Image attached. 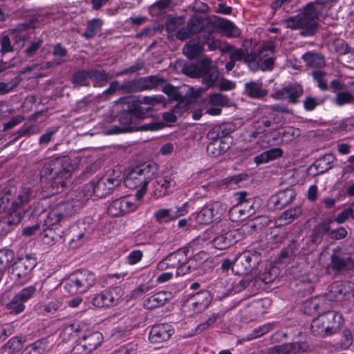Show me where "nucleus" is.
<instances>
[{
	"instance_id": "nucleus-1",
	"label": "nucleus",
	"mask_w": 354,
	"mask_h": 354,
	"mask_svg": "<svg viewBox=\"0 0 354 354\" xmlns=\"http://www.w3.org/2000/svg\"><path fill=\"white\" fill-rule=\"evenodd\" d=\"M338 1L315 0L308 3L300 14L289 17L286 20V27L292 30L300 29V35L303 37L314 35L319 26L316 19L323 15L325 5L329 3H334Z\"/></svg>"
},
{
	"instance_id": "nucleus-2",
	"label": "nucleus",
	"mask_w": 354,
	"mask_h": 354,
	"mask_svg": "<svg viewBox=\"0 0 354 354\" xmlns=\"http://www.w3.org/2000/svg\"><path fill=\"white\" fill-rule=\"evenodd\" d=\"M73 170V165L67 157L50 160L40 171L41 181L50 187L51 194L61 192L71 176Z\"/></svg>"
},
{
	"instance_id": "nucleus-3",
	"label": "nucleus",
	"mask_w": 354,
	"mask_h": 354,
	"mask_svg": "<svg viewBox=\"0 0 354 354\" xmlns=\"http://www.w3.org/2000/svg\"><path fill=\"white\" fill-rule=\"evenodd\" d=\"M33 197V191L28 187H21L15 196L9 192L0 193V214L7 213L8 223L17 225L25 214L24 205L28 204Z\"/></svg>"
},
{
	"instance_id": "nucleus-4",
	"label": "nucleus",
	"mask_w": 354,
	"mask_h": 354,
	"mask_svg": "<svg viewBox=\"0 0 354 354\" xmlns=\"http://www.w3.org/2000/svg\"><path fill=\"white\" fill-rule=\"evenodd\" d=\"M197 266L193 252L184 247L165 257L157 264V269L160 271L175 270L176 276H184L195 270Z\"/></svg>"
},
{
	"instance_id": "nucleus-5",
	"label": "nucleus",
	"mask_w": 354,
	"mask_h": 354,
	"mask_svg": "<svg viewBox=\"0 0 354 354\" xmlns=\"http://www.w3.org/2000/svg\"><path fill=\"white\" fill-rule=\"evenodd\" d=\"M157 171L158 167L156 164L143 165L131 171L126 178H124V183L127 188L136 189L135 197L137 201L143 198L149 183Z\"/></svg>"
},
{
	"instance_id": "nucleus-6",
	"label": "nucleus",
	"mask_w": 354,
	"mask_h": 354,
	"mask_svg": "<svg viewBox=\"0 0 354 354\" xmlns=\"http://www.w3.org/2000/svg\"><path fill=\"white\" fill-rule=\"evenodd\" d=\"M124 179V174L119 168L113 169L111 174L102 177H95L87 185L88 190H92L94 196L103 198L111 194L119 186Z\"/></svg>"
},
{
	"instance_id": "nucleus-7",
	"label": "nucleus",
	"mask_w": 354,
	"mask_h": 354,
	"mask_svg": "<svg viewBox=\"0 0 354 354\" xmlns=\"http://www.w3.org/2000/svg\"><path fill=\"white\" fill-rule=\"evenodd\" d=\"M96 277L93 272L84 270L71 274L64 282V288L71 295L82 294L94 286Z\"/></svg>"
},
{
	"instance_id": "nucleus-8",
	"label": "nucleus",
	"mask_w": 354,
	"mask_h": 354,
	"mask_svg": "<svg viewBox=\"0 0 354 354\" xmlns=\"http://www.w3.org/2000/svg\"><path fill=\"white\" fill-rule=\"evenodd\" d=\"M117 104H121L122 110L118 116L121 124L129 126L136 123L145 116L142 106L136 102L135 96H127L120 98Z\"/></svg>"
},
{
	"instance_id": "nucleus-9",
	"label": "nucleus",
	"mask_w": 354,
	"mask_h": 354,
	"mask_svg": "<svg viewBox=\"0 0 354 354\" xmlns=\"http://www.w3.org/2000/svg\"><path fill=\"white\" fill-rule=\"evenodd\" d=\"M268 52L274 54V46L273 45L265 46L257 53L246 54L244 57V62L252 71L259 70L270 71L273 69L275 59L269 57Z\"/></svg>"
},
{
	"instance_id": "nucleus-10",
	"label": "nucleus",
	"mask_w": 354,
	"mask_h": 354,
	"mask_svg": "<svg viewBox=\"0 0 354 354\" xmlns=\"http://www.w3.org/2000/svg\"><path fill=\"white\" fill-rule=\"evenodd\" d=\"M102 341V334L91 330L87 324V331L82 333L71 353L72 354H90L100 346Z\"/></svg>"
},
{
	"instance_id": "nucleus-11",
	"label": "nucleus",
	"mask_w": 354,
	"mask_h": 354,
	"mask_svg": "<svg viewBox=\"0 0 354 354\" xmlns=\"http://www.w3.org/2000/svg\"><path fill=\"white\" fill-rule=\"evenodd\" d=\"M91 218H85L79 220L76 223L71 225L68 232L64 236V241L68 243L69 245L75 248L81 245L89 237L91 231Z\"/></svg>"
},
{
	"instance_id": "nucleus-12",
	"label": "nucleus",
	"mask_w": 354,
	"mask_h": 354,
	"mask_svg": "<svg viewBox=\"0 0 354 354\" xmlns=\"http://www.w3.org/2000/svg\"><path fill=\"white\" fill-rule=\"evenodd\" d=\"M73 212L74 206L71 202L59 203L50 209L44 221V226L58 227L68 221Z\"/></svg>"
},
{
	"instance_id": "nucleus-13",
	"label": "nucleus",
	"mask_w": 354,
	"mask_h": 354,
	"mask_svg": "<svg viewBox=\"0 0 354 354\" xmlns=\"http://www.w3.org/2000/svg\"><path fill=\"white\" fill-rule=\"evenodd\" d=\"M123 295L124 290L122 287L113 286L93 295L91 297V304L97 308L115 306L119 304Z\"/></svg>"
},
{
	"instance_id": "nucleus-14",
	"label": "nucleus",
	"mask_w": 354,
	"mask_h": 354,
	"mask_svg": "<svg viewBox=\"0 0 354 354\" xmlns=\"http://www.w3.org/2000/svg\"><path fill=\"white\" fill-rule=\"evenodd\" d=\"M354 267V257L348 253H341L334 251L330 256V262L328 268L335 273L346 272Z\"/></svg>"
},
{
	"instance_id": "nucleus-15",
	"label": "nucleus",
	"mask_w": 354,
	"mask_h": 354,
	"mask_svg": "<svg viewBox=\"0 0 354 354\" xmlns=\"http://www.w3.org/2000/svg\"><path fill=\"white\" fill-rule=\"evenodd\" d=\"M241 239L239 230H225L223 229L221 233L212 239V245L218 250H225Z\"/></svg>"
},
{
	"instance_id": "nucleus-16",
	"label": "nucleus",
	"mask_w": 354,
	"mask_h": 354,
	"mask_svg": "<svg viewBox=\"0 0 354 354\" xmlns=\"http://www.w3.org/2000/svg\"><path fill=\"white\" fill-rule=\"evenodd\" d=\"M303 92L304 90L301 85L294 83L277 91L272 94V97L277 100L287 99L290 103L295 104L299 102V98L302 95Z\"/></svg>"
},
{
	"instance_id": "nucleus-17",
	"label": "nucleus",
	"mask_w": 354,
	"mask_h": 354,
	"mask_svg": "<svg viewBox=\"0 0 354 354\" xmlns=\"http://www.w3.org/2000/svg\"><path fill=\"white\" fill-rule=\"evenodd\" d=\"M36 264V259L31 256L20 257L13 264L12 275L18 279H28Z\"/></svg>"
},
{
	"instance_id": "nucleus-18",
	"label": "nucleus",
	"mask_w": 354,
	"mask_h": 354,
	"mask_svg": "<svg viewBox=\"0 0 354 354\" xmlns=\"http://www.w3.org/2000/svg\"><path fill=\"white\" fill-rule=\"evenodd\" d=\"M139 203L131 202L129 198L123 197L111 201L108 207V213L112 216H119L136 211Z\"/></svg>"
},
{
	"instance_id": "nucleus-19",
	"label": "nucleus",
	"mask_w": 354,
	"mask_h": 354,
	"mask_svg": "<svg viewBox=\"0 0 354 354\" xmlns=\"http://www.w3.org/2000/svg\"><path fill=\"white\" fill-rule=\"evenodd\" d=\"M174 332V328L169 324H155L150 329L149 340L153 344L165 342L170 339Z\"/></svg>"
},
{
	"instance_id": "nucleus-20",
	"label": "nucleus",
	"mask_w": 354,
	"mask_h": 354,
	"mask_svg": "<svg viewBox=\"0 0 354 354\" xmlns=\"http://www.w3.org/2000/svg\"><path fill=\"white\" fill-rule=\"evenodd\" d=\"M203 28V19L201 17L193 15L187 21V26L178 30L175 36L178 39L183 41L198 33Z\"/></svg>"
},
{
	"instance_id": "nucleus-21",
	"label": "nucleus",
	"mask_w": 354,
	"mask_h": 354,
	"mask_svg": "<svg viewBox=\"0 0 354 354\" xmlns=\"http://www.w3.org/2000/svg\"><path fill=\"white\" fill-rule=\"evenodd\" d=\"M221 206L219 203L206 204L199 212L192 214V218L200 225H207L212 222L214 211Z\"/></svg>"
},
{
	"instance_id": "nucleus-22",
	"label": "nucleus",
	"mask_w": 354,
	"mask_h": 354,
	"mask_svg": "<svg viewBox=\"0 0 354 354\" xmlns=\"http://www.w3.org/2000/svg\"><path fill=\"white\" fill-rule=\"evenodd\" d=\"M36 23V19H31L29 21L19 24L17 29L11 31L12 39L14 41L13 46L17 50H20L24 47L27 39V36L22 31L29 28H35Z\"/></svg>"
},
{
	"instance_id": "nucleus-23",
	"label": "nucleus",
	"mask_w": 354,
	"mask_h": 354,
	"mask_svg": "<svg viewBox=\"0 0 354 354\" xmlns=\"http://www.w3.org/2000/svg\"><path fill=\"white\" fill-rule=\"evenodd\" d=\"M172 298V293L169 291H159L147 297L143 302L147 309H154L164 306Z\"/></svg>"
},
{
	"instance_id": "nucleus-24",
	"label": "nucleus",
	"mask_w": 354,
	"mask_h": 354,
	"mask_svg": "<svg viewBox=\"0 0 354 354\" xmlns=\"http://www.w3.org/2000/svg\"><path fill=\"white\" fill-rule=\"evenodd\" d=\"M295 196L296 193L293 189H286L272 196L270 201L273 203L276 209H281L290 204Z\"/></svg>"
},
{
	"instance_id": "nucleus-25",
	"label": "nucleus",
	"mask_w": 354,
	"mask_h": 354,
	"mask_svg": "<svg viewBox=\"0 0 354 354\" xmlns=\"http://www.w3.org/2000/svg\"><path fill=\"white\" fill-rule=\"evenodd\" d=\"M204 51L203 42L198 38L190 39L183 48V54L189 59H194L200 57Z\"/></svg>"
},
{
	"instance_id": "nucleus-26",
	"label": "nucleus",
	"mask_w": 354,
	"mask_h": 354,
	"mask_svg": "<svg viewBox=\"0 0 354 354\" xmlns=\"http://www.w3.org/2000/svg\"><path fill=\"white\" fill-rule=\"evenodd\" d=\"M338 316L339 319L342 318L340 315H338L335 311L328 310L324 314L319 316L320 321L331 335L335 334L339 330V323L336 321V317Z\"/></svg>"
},
{
	"instance_id": "nucleus-27",
	"label": "nucleus",
	"mask_w": 354,
	"mask_h": 354,
	"mask_svg": "<svg viewBox=\"0 0 354 354\" xmlns=\"http://www.w3.org/2000/svg\"><path fill=\"white\" fill-rule=\"evenodd\" d=\"M244 93L252 99H261L267 95L268 91L259 81H250L245 84Z\"/></svg>"
},
{
	"instance_id": "nucleus-28",
	"label": "nucleus",
	"mask_w": 354,
	"mask_h": 354,
	"mask_svg": "<svg viewBox=\"0 0 354 354\" xmlns=\"http://www.w3.org/2000/svg\"><path fill=\"white\" fill-rule=\"evenodd\" d=\"M215 26L228 37H238L241 35L239 28L233 22L223 18L216 20Z\"/></svg>"
},
{
	"instance_id": "nucleus-29",
	"label": "nucleus",
	"mask_w": 354,
	"mask_h": 354,
	"mask_svg": "<svg viewBox=\"0 0 354 354\" xmlns=\"http://www.w3.org/2000/svg\"><path fill=\"white\" fill-rule=\"evenodd\" d=\"M174 184V177L172 174L165 175L160 178L156 181V185L153 191V194L156 198H161L169 194L170 187Z\"/></svg>"
},
{
	"instance_id": "nucleus-30",
	"label": "nucleus",
	"mask_w": 354,
	"mask_h": 354,
	"mask_svg": "<svg viewBox=\"0 0 354 354\" xmlns=\"http://www.w3.org/2000/svg\"><path fill=\"white\" fill-rule=\"evenodd\" d=\"M86 331L87 323L84 321H77L66 325L64 328L62 335L64 339H69L74 336H80L82 333Z\"/></svg>"
},
{
	"instance_id": "nucleus-31",
	"label": "nucleus",
	"mask_w": 354,
	"mask_h": 354,
	"mask_svg": "<svg viewBox=\"0 0 354 354\" xmlns=\"http://www.w3.org/2000/svg\"><path fill=\"white\" fill-rule=\"evenodd\" d=\"M301 350V343L294 342L272 346L268 349V354H297Z\"/></svg>"
},
{
	"instance_id": "nucleus-32",
	"label": "nucleus",
	"mask_w": 354,
	"mask_h": 354,
	"mask_svg": "<svg viewBox=\"0 0 354 354\" xmlns=\"http://www.w3.org/2000/svg\"><path fill=\"white\" fill-rule=\"evenodd\" d=\"M336 158L332 153H327L317 158L313 163V166L317 174H323L333 167Z\"/></svg>"
},
{
	"instance_id": "nucleus-33",
	"label": "nucleus",
	"mask_w": 354,
	"mask_h": 354,
	"mask_svg": "<svg viewBox=\"0 0 354 354\" xmlns=\"http://www.w3.org/2000/svg\"><path fill=\"white\" fill-rule=\"evenodd\" d=\"M162 91L169 96V98L171 100L176 101L177 105L175 107L174 111L178 108H183L187 109L189 107L188 104L183 100V96L179 93L178 89L171 84H167L163 87Z\"/></svg>"
},
{
	"instance_id": "nucleus-34",
	"label": "nucleus",
	"mask_w": 354,
	"mask_h": 354,
	"mask_svg": "<svg viewBox=\"0 0 354 354\" xmlns=\"http://www.w3.org/2000/svg\"><path fill=\"white\" fill-rule=\"evenodd\" d=\"M48 350L49 341L46 338H41L28 345L21 354H43Z\"/></svg>"
},
{
	"instance_id": "nucleus-35",
	"label": "nucleus",
	"mask_w": 354,
	"mask_h": 354,
	"mask_svg": "<svg viewBox=\"0 0 354 354\" xmlns=\"http://www.w3.org/2000/svg\"><path fill=\"white\" fill-rule=\"evenodd\" d=\"M230 148L227 142L221 138L213 140L207 147V151L212 156L216 157L225 153Z\"/></svg>"
},
{
	"instance_id": "nucleus-36",
	"label": "nucleus",
	"mask_w": 354,
	"mask_h": 354,
	"mask_svg": "<svg viewBox=\"0 0 354 354\" xmlns=\"http://www.w3.org/2000/svg\"><path fill=\"white\" fill-rule=\"evenodd\" d=\"M103 21L100 18H94L88 21L85 31L81 36L86 39H91L95 37L97 33L101 30Z\"/></svg>"
},
{
	"instance_id": "nucleus-37",
	"label": "nucleus",
	"mask_w": 354,
	"mask_h": 354,
	"mask_svg": "<svg viewBox=\"0 0 354 354\" xmlns=\"http://www.w3.org/2000/svg\"><path fill=\"white\" fill-rule=\"evenodd\" d=\"M219 71L215 67H211L210 64L206 67V71L203 75V83L207 88L217 86L219 78Z\"/></svg>"
},
{
	"instance_id": "nucleus-38",
	"label": "nucleus",
	"mask_w": 354,
	"mask_h": 354,
	"mask_svg": "<svg viewBox=\"0 0 354 354\" xmlns=\"http://www.w3.org/2000/svg\"><path fill=\"white\" fill-rule=\"evenodd\" d=\"M210 60L208 59H202L196 62L194 65L187 66L186 73L192 77H200L206 71V67L210 64Z\"/></svg>"
},
{
	"instance_id": "nucleus-39",
	"label": "nucleus",
	"mask_w": 354,
	"mask_h": 354,
	"mask_svg": "<svg viewBox=\"0 0 354 354\" xmlns=\"http://www.w3.org/2000/svg\"><path fill=\"white\" fill-rule=\"evenodd\" d=\"M146 91L143 77L135 78L122 84V91L125 93H138Z\"/></svg>"
},
{
	"instance_id": "nucleus-40",
	"label": "nucleus",
	"mask_w": 354,
	"mask_h": 354,
	"mask_svg": "<svg viewBox=\"0 0 354 354\" xmlns=\"http://www.w3.org/2000/svg\"><path fill=\"white\" fill-rule=\"evenodd\" d=\"M301 214V209L299 207L290 209L283 212L277 220L279 225H286L292 223Z\"/></svg>"
},
{
	"instance_id": "nucleus-41",
	"label": "nucleus",
	"mask_w": 354,
	"mask_h": 354,
	"mask_svg": "<svg viewBox=\"0 0 354 354\" xmlns=\"http://www.w3.org/2000/svg\"><path fill=\"white\" fill-rule=\"evenodd\" d=\"M252 257L248 252H243L234 260V266L239 269L236 272H247L251 268Z\"/></svg>"
},
{
	"instance_id": "nucleus-42",
	"label": "nucleus",
	"mask_w": 354,
	"mask_h": 354,
	"mask_svg": "<svg viewBox=\"0 0 354 354\" xmlns=\"http://www.w3.org/2000/svg\"><path fill=\"white\" fill-rule=\"evenodd\" d=\"M88 73L89 79L95 87L104 86L110 78L109 75L104 70L91 69Z\"/></svg>"
},
{
	"instance_id": "nucleus-43",
	"label": "nucleus",
	"mask_w": 354,
	"mask_h": 354,
	"mask_svg": "<svg viewBox=\"0 0 354 354\" xmlns=\"http://www.w3.org/2000/svg\"><path fill=\"white\" fill-rule=\"evenodd\" d=\"M71 82L73 88H76L80 86H90L88 71L79 70L73 73Z\"/></svg>"
},
{
	"instance_id": "nucleus-44",
	"label": "nucleus",
	"mask_w": 354,
	"mask_h": 354,
	"mask_svg": "<svg viewBox=\"0 0 354 354\" xmlns=\"http://www.w3.org/2000/svg\"><path fill=\"white\" fill-rule=\"evenodd\" d=\"M329 230V224L327 223H322L317 225L315 229L313 230L310 241L312 243L315 245H319L323 240L324 235L325 234H328V232Z\"/></svg>"
},
{
	"instance_id": "nucleus-45",
	"label": "nucleus",
	"mask_w": 354,
	"mask_h": 354,
	"mask_svg": "<svg viewBox=\"0 0 354 354\" xmlns=\"http://www.w3.org/2000/svg\"><path fill=\"white\" fill-rule=\"evenodd\" d=\"M23 348V341L16 337H12L0 350V354H14Z\"/></svg>"
},
{
	"instance_id": "nucleus-46",
	"label": "nucleus",
	"mask_w": 354,
	"mask_h": 354,
	"mask_svg": "<svg viewBox=\"0 0 354 354\" xmlns=\"http://www.w3.org/2000/svg\"><path fill=\"white\" fill-rule=\"evenodd\" d=\"M302 58L309 66L322 68L325 66L324 57L319 54L308 52L303 55Z\"/></svg>"
},
{
	"instance_id": "nucleus-47",
	"label": "nucleus",
	"mask_w": 354,
	"mask_h": 354,
	"mask_svg": "<svg viewBox=\"0 0 354 354\" xmlns=\"http://www.w3.org/2000/svg\"><path fill=\"white\" fill-rule=\"evenodd\" d=\"M208 293L207 292H199L194 295L189 300L191 305L194 309L201 310L207 308L209 304Z\"/></svg>"
},
{
	"instance_id": "nucleus-48",
	"label": "nucleus",
	"mask_w": 354,
	"mask_h": 354,
	"mask_svg": "<svg viewBox=\"0 0 354 354\" xmlns=\"http://www.w3.org/2000/svg\"><path fill=\"white\" fill-rule=\"evenodd\" d=\"M174 214L172 208H162L153 213L155 221L159 224L167 223L174 221Z\"/></svg>"
},
{
	"instance_id": "nucleus-49",
	"label": "nucleus",
	"mask_w": 354,
	"mask_h": 354,
	"mask_svg": "<svg viewBox=\"0 0 354 354\" xmlns=\"http://www.w3.org/2000/svg\"><path fill=\"white\" fill-rule=\"evenodd\" d=\"M323 322H322L319 318V317L315 319L311 323V333L314 336L324 338L328 336H331V334L329 333V331L327 330L325 326L322 324Z\"/></svg>"
},
{
	"instance_id": "nucleus-50",
	"label": "nucleus",
	"mask_w": 354,
	"mask_h": 354,
	"mask_svg": "<svg viewBox=\"0 0 354 354\" xmlns=\"http://www.w3.org/2000/svg\"><path fill=\"white\" fill-rule=\"evenodd\" d=\"M333 102L337 106H342L346 104H354V95L348 91H343L337 93Z\"/></svg>"
},
{
	"instance_id": "nucleus-51",
	"label": "nucleus",
	"mask_w": 354,
	"mask_h": 354,
	"mask_svg": "<svg viewBox=\"0 0 354 354\" xmlns=\"http://www.w3.org/2000/svg\"><path fill=\"white\" fill-rule=\"evenodd\" d=\"M299 244L295 240H292L290 243L283 248L279 255V259L283 261L284 259L291 260L298 253Z\"/></svg>"
},
{
	"instance_id": "nucleus-52",
	"label": "nucleus",
	"mask_w": 354,
	"mask_h": 354,
	"mask_svg": "<svg viewBox=\"0 0 354 354\" xmlns=\"http://www.w3.org/2000/svg\"><path fill=\"white\" fill-rule=\"evenodd\" d=\"M208 104L213 106L224 107L230 104V99L227 96L221 93H214L209 95L206 100Z\"/></svg>"
},
{
	"instance_id": "nucleus-53",
	"label": "nucleus",
	"mask_w": 354,
	"mask_h": 354,
	"mask_svg": "<svg viewBox=\"0 0 354 354\" xmlns=\"http://www.w3.org/2000/svg\"><path fill=\"white\" fill-rule=\"evenodd\" d=\"M345 291L344 284L337 281L330 286L328 296L330 299H339L344 295Z\"/></svg>"
},
{
	"instance_id": "nucleus-54",
	"label": "nucleus",
	"mask_w": 354,
	"mask_h": 354,
	"mask_svg": "<svg viewBox=\"0 0 354 354\" xmlns=\"http://www.w3.org/2000/svg\"><path fill=\"white\" fill-rule=\"evenodd\" d=\"M143 78L146 91L155 89L167 82L165 78L158 75H149Z\"/></svg>"
},
{
	"instance_id": "nucleus-55",
	"label": "nucleus",
	"mask_w": 354,
	"mask_h": 354,
	"mask_svg": "<svg viewBox=\"0 0 354 354\" xmlns=\"http://www.w3.org/2000/svg\"><path fill=\"white\" fill-rule=\"evenodd\" d=\"M202 42L203 46H207L209 50H215L222 48V41L218 39H215L211 32L203 34Z\"/></svg>"
},
{
	"instance_id": "nucleus-56",
	"label": "nucleus",
	"mask_w": 354,
	"mask_h": 354,
	"mask_svg": "<svg viewBox=\"0 0 354 354\" xmlns=\"http://www.w3.org/2000/svg\"><path fill=\"white\" fill-rule=\"evenodd\" d=\"M7 309L10 313L17 315L22 313L25 309L24 303L15 295L13 298L7 304Z\"/></svg>"
},
{
	"instance_id": "nucleus-57",
	"label": "nucleus",
	"mask_w": 354,
	"mask_h": 354,
	"mask_svg": "<svg viewBox=\"0 0 354 354\" xmlns=\"http://www.w3.org/2000/svg\"><path fill=\"white\" fill-rule=\"evenodd\" d=\"M14 253L10 250H0V274L3 273L8 268L13 260Z\"/></svg>"
},
{
	"instance_id": "nucleus-58",
	"label": "nucleus",
	"mask_w": 354,
	"mask_h": 354,
	"mask_svg": "<svg viewBox=\"0 0 354 354\" xmlns=\"http://www.w3.org/2000/svg\"><path fill=\"white\" fill-rule=\"evenodd\" d=\"M274 324L272 323H268L263 324L259 327L254 328L251 333L247 336V340L250 341L256 338H259L273 329Z\"/></svg>"
},
{
	"instance_id": "nucleus-59",
	"label": "nucleus",
	"mask_w": 354,
	"mask_h": 354,
	"mask_svg": "<svg viewBox=\"0 0 354 354\" xmlns=\"http://www.w3.org/2000/svg\"><path fill=\"white\" fill-rule=\"evenodd\" d=\"M136 102L140 104H147L150 106H155L165 102V97L162 95H155L152 96H144L142 98L136 97Z\"/></svg>"
},
{
	"instance_id": "nucleus-60",
	"label": "nucleus",
	"mask_w": 354,
	"mask_h": 354,
	"mask_svg": "<svg viewBox=\"0 0 354 354\" xmlns=\"http://www.w3.org/2000/svg\"><path fill=\"white\" fill-rule=\"evenodd\" d=\"M37 288L35 285L30 286L21 289L16 295L24 303L28 301L33 297L36 293Z\"/></svg>"
},
{
	"instance_id": "nucleus-61",
	"label": "nucleus",
	"mask_w": 354,
	"mask_h": 354,
	"mask_svg": "<svg viewBox=\"0 0 354 354\" xmlns=\"http://www.w3.org/2000/svg\"><path fill=\"white\" fill-rule=\"evenodd\" d=\"M39 132L38 127L35 124L29 126L24 125L16 132V139L22 136H30L32 135L37 134Z\"/></svg>"
},
{
	"instance_id": "nucleus-62",
	"label": "nucleus",
	"mask_w": 354,
	"mask_h": 354,
	"mask_svg": "<svg viewBox=\"0 0 354 354\" xmlns=\"http://www.w3.org/2000/svg\"><path fill=\"white\" fill-rule=\"evenodd\" d=\"M228 214L230 219L234 222L247 218L240 204H236L232 207L229 210Z\"/></svg>"
},
{
	"instance_id": "nucleus-63",
	"label": "nucleus",
	"mask_w": 354,
	"mask_h": 354,
	"mask_svg": "<svg viewBox=\"0 0 354 354\" xmlns=\"http://www.w3.org/2000/svg\"><path fill=\"white\" fill-rule=\"evenodd\" d=\"M62 306L61 299H53L43 306V310L46 314H53Z\"/></svg>"
},
{
	"instance_id": "nucleus-64",
	"label": "nucleus",
	"mask_w": 354,
	"mask_h": 354,
	"mask_svg": "<svg viewBox=\"0 0 354 354\" xmlns=\"http://www.w3.org/2000/svg\"><path fill=\"white\" fill-rule=\"evenodd\" d=\"M183 20L181 17H173L169 19L166 23V29L169 33H172L182 28Z\"/></svg>"
}]
</instances>
